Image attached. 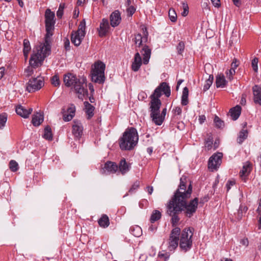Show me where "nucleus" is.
Here are the masks:
<instances>
[{
  "label": "nucleus",
  "mask_w": 261,
  "mask_h": 261,
  "mask_svg": "<svg viewBox=\"0 0 261 261\" xmlns=\"http://www.w3.org/2000/svg\"><path fill=\"white\" fill-rule=\"evenodd\" d=\"M180 185L174 195L167 204V213L171 217V222L175 226L179 222L178 214L184 212L186 216L191 218L195 213L198 204V198L196 197L188 203L187 200L191 196L192 187L190 184L186 190V184L180 178Z\"/></svg>",
  "instance_id": "nucleus-1"
},
{
  "label": "nucleus",
  "mask_w": 261,
  "mask_h": 261,
  "mask_svg": "<svg viewBox=\"0 0 261 261\" xmlns=\"http://www.w3.org/2000/svg\"><path fill=\"white\" fill-rule=\"evenodd\" d=\"M163 93L167 97H169L171 94L170 87L166 82L161 83L150 96V117L152 122L157 125H161L164 121L163 117L161 118L160 110L162 105L160 97Z\"/></svg>",
  "instance_id": "nucleus-2"
},
{
  "label": "nucleus",
  "mask_w": 261,
  "mask_h": 261,
  "mask_svg": "<svg viewBox=\"0 0 261 261\" xmlns=\"http://www.w3.org/2000/svg\"><path fill=\"white\" fill-rule=\"evenodd\" d=\"M50 53V46L47 41L45 43L41 44L36 47V50L33 53L30 58L29 63L31 67H28L25 70L26 76H30L34 72L33 68H36L40 66L44 59Z\"/></svg>",
  "instance_id": "nucleus-3"
},
{
  "label": "nucleus",
  "mask_w": 261,
  "mask_h": 261,
  "mask_svg": "<svg viewBox=\"0 0 261 261\" xmlns=\"http://www.w3.org/2000/svg\"><path fill=\"white\" fill-rule=\"evenodd\" d=\"M63 81L66 87L74 88L75 92L78 94L79 99L83 100L85 96L88 95V91L86 77L82 76L77 78L76 75L68 73L64 75Z\"/></svg>",
  "instance_id": "nucleus-4"
},
{
  "label": "nucleus",
  "mask_w": 261,
  "mask_h": 261,
  "mask_svg": "<svg viewBox=\"0 0 261 261\" xmlns=\"http://www.w3.org/2000/svg\"><path fill=\"white\" fill-rule=\"evenodd\" d=\"M138 141L137 129L134 127L127 128L119 139V147L123 150H130L134 148Z\"/></svg>",
  "instance_id": "nucleus-5"
},
{
  "label": "nucleus",
  "mask_w": 261,
  "mask_h": 261,
  "mask_svg": "<svg viewBox=\"0 0 261 261\" xmlns=\"http://www.w3.org/2000/svg\"><path fill=\"white\" fill-rule=\"evenodd\" d=\"M193 230L194 228L189 227L185 228L181 232L179 245L181 250L185 252L192 247Z\"/></svg>",
  "instance_id": "nucleus-6"
},
{
  "label": "nucleus",
  "mask_w": 261,
  "mask_h": 261,
  "mask_svg": "<svg viewBox=\"0 0 261 261\" xmlns=\"http://www.w3.org/2000/svg\"><path fill=\"white\" fill-rule=\"evenodd\" d=\"M93 66L94 68L91 71L92 81L98 84L103 83L105 81V64L98 61L94 63Z\"/></svg>",
  "instance_id": "nucleus-7"
},
{
  "label": "nucleus",
  "mask_w": 261,
  "mask_h": 261,
  "mask_svg": "<svg viewBox=\"0 0 261 261\" xmlns=\"http://www.w3.org/2000/svg\"><path fill=\"white\" fill-rule=\"evenodd\" d=\"M55 13L52 12L50 9H47L45 12V23L46 34L44 43H45L46 41H47L49 44L48 38L53 35V31L54 30V25L55 23Z\"/></svg>",
  "instance_id": "nucleus-8"
},
{
  "label": "nucleus",
  "mask_w": 261,
  "mask_h": 261,
  "mask_svg": "<svg viewBox=\"0 0 261 261\" xmlns=\"http://www.w3.org/2000/svg\"><path fill=\"white\" fill-rule=\"evenodd\" d=\"M86 23L85 20H83L79 26L76 31H72L71 34V41L76 46H79L82 40L84 39L86 33Z\"/></svg>",
  "instance_id": "nucleus-9"
},
{
  "label": "nucleus",
  "mask_w": 261,
  "mask_h": 261,
  "mask_svg": "<svg viewBox=\"0 0 261 261\" xmlns=\"http://www.w3.org/2000/svg\"><path fill=\"white\" fill-rule=\"evenodd\" d=\"M44 85V77L38 76L30 79L27 84L26 90L30 93L40 90Z\"/></svg>",
  "instance_id": "nucleus-10"
},
{
  "label": "nucleus",
  "mask_w": 261,
  "mask_h": 261,
  "mask_svg": "<svg viewBox=\"0 0 261 261\" xmlns=\"http://www.w3.org/2000/svg\"><path fill=\"white\" fill-rule=\"evenodd\" d=\"M180 233V229L179 227H175L172 230L168 242V248L170 250H174L177 247Z\"/></svg>",
  "instance_id": "nucleus-11"
},
{
  "label": "nucleus",
  "mask_w": 261,
  "mask_h": 261,
  "mask_svg": "<svg viewBox=\"0 0 261 261\" xmlns=\"http://www.w3.org/2000/svg\"><path fill=\"white\" fill-rule=\"evenodd\" d=\"M222 156L223 154L221 152L214 153L209 159L208 162V168L212 171L217 170L221 164Z\"/></svg>",
  "instance_id": "nucleus-12"
},
{
  "label": "nucleus",
  "mask_w": 261,
  "mask_h": 261,
  "mask_svg": "<svg viewBox=\"0 0 261 261\" xmlns=\"http://www.w3.org/2000/svg\"><path fill=\"white\" fill-rule=\"evenodd\" d=\"M110 25L108 19L103 18L100 23L98 29V34L99 37H103L106 36L110 29Z\"/></svg>",
  "instance_id": "nucleus-13"
},
{
  "label": "nucleus",
  "mask_w": 261,
  "mask_h": 261,
  "mask_svg": "<svg viewBox=\"0 0 261 261\" xmlns=\"http://www.w3.org/2000/svg\"><path fill=\"white\" fill-rule=\"evenodd\" d=\"M74 124L72 125V133L76 138H80L83 134V127L80 122L79 121H74Z\"/></svg>",
  "instance_id": "nucleus-14"
},
{
  "label": "nucleus",
  "mask_w": 261,
  "mask_h": 261,
  "mask_svg": "<svg viewBox=\"0 0 261 261\" xmlns=\"http://www.w3.org/2000/svg\"><path fill=\"white\" fill-rule=\"evenodd\" d=\"M15 111L17 115L24 118H27L33 112L32 108H29L28 110L25 109L23 106L18 105L16 106Z\"/></svg>",
  "instance_id": "nucleus-15"
},
{
  "label": "nucleus",
  "mask_w": 261,
  "mask_h": 261,
  "mask_svg": "<svg viewBox=\"0 0 261 261\" xmlns=\"http://www.w3.org/2000/svg\"><path fill=\"white\" fill-rule=\"evenodd\" d=\"M253 101L255 103L261 106V87L255 85L252 87Z\"/></svg>",
  "instance_id": "nucleus-16"
},
{
  "label": "nucleus",
  "mask_w": 261,
  "mask_h": 261,
  "mask_svg": "<svg viewBox=\"0 0 261 261\" xmlns=\"http://www.w3.org/2000/svg\"><path fill=\"white\" fill-rule=\"evenodd\" d=\"M142 64V60L140 54H135L134 61L132 64V69L135 72L138 71Z\"/></svg>",
  "instance_id": "nucleus-17"
},
{
  "label": "nucleus",
  "mask_w": 261,
  "mask_h": 261,
  "mask_svg": "<svg viewBox=\"0 0 261 261\" xmlns=\"http://www.w3.org/2000/svg\"><path fill=\"white\" fill-rule=\"evenodd\" d=\"M110 18L112 27H115L118 25L121 19L119 11L116 10L113 12L110 15Z\"/></svg>",
  "instance_id": "nucleus-18"
},
{
  "label": "nucleus",
  "mask_w": 261,
  "mask_h": 261,
  "mask_svg": "<svg viewBox=\"0 0 261 261\" xmlns=\"http://www.w3.org/2000/svg\"><path fill=\"white\" fill-rule=\"evenodd\" d=\"M75 113V107L73 104H71L67 109V113L64 114L63 119L64 121L67 122L70 121L74 116Z\"/></svg>",
  "instance_id": "nucleus-19"
},
{
  "label": "nucleus",
  "mask_w": 261,
  "mask_h": 261,
  "mask_svg": "<svg viewBox=\"0 0 261 261\" xmlns=\"http://www.w3.org/2000/svg\"><path fill=\"white\" fill-rule=\"evenodd\" d=\"M118 169L122 174H124L127 173L130 168V164L127 163L124 158L122 159L119 164Z\"/></svg>",
  "instance_id": "nucleus-20"
},
{
  "label": "nucleus",
  "mask_w": 261,
  "mask_h": 261,
  "mask_svg": "<svg viewBox=\"0 0 261 261\" xmlns=\"http://www.w3.org/2000/svg\"><path fill=\"white\" fill-rule=\"evenodd\" d=\"M141 52L142 53L143 56V63L144 64H147L150 58L151 49L147 45H145L143 47Z\"/></svg>",
  "instance_id": "nucleus-21"
},
{
  "label": "nucleus",
  "mask_w": 261,
  "mask_h": 261,
  "mask_svg": "<svg viewBox=\"0 0 261 261\" xmlns=\"http://www.w3.org/2000/svg\"><path fill=\"white\" fill-rule=\"evenodd\" d=\"M104 169L109 173H115L118 170V166L115 162L107 161L105 164Z\"/></svg>",
  "instance_id": "nucleus-22"
},
{
  "label": "nucleus",
  "mask_w": 261,
  "mask_h": 261,
  "mask_svg": "<svg viewBox=\"0 0 261 261\" xmlns=\"http://www.w3.org/2000/svg\"><path fill=\"white\" fill-rule=\"evenodd\" d=\"M84 105L85 107V111L87 116V119H90L94 114V111L95 108L88 101H85L84 102Z\"/></svg>",
  "instance_id": "nucleus-23"
},
{
  "label": "nucleus",
  "mask_w": 261,
  "mask_h": 261,
  "mask_svg": "<svg viewBox=\"0 0 261 261\" xmlns=\"http://www.w3.org/2000/svg\"><path fill=\"white\" fill-rule=\"evenodd\" d=\"M227 82L223 74H218L216 78V85L217 88H223L226 86Z\"/></svg>",
  "instance_id": "nucleus-24"
},
{
  "label": "nucleus",
  "mask_w": 261,
  "mask_h": 261,
  "mask_svg": "<svg viewBox=\"0 0 261 261\" xmlns=\"http://www.w3.org/2000/svg\"><path fill=\"white\" fill-rule=\"evenodd\" d=\"M241 113V107L237 106L229 110V113L233 120H236L240 116Z\"/></svg>",
  "instance_id": "nucleus-25"
},
{
  "label": "nucleus",
  "mask_w": 261,
  "mask_h": 261,
  "mask_svg": "<svg viewBox=\"0 0 261 261\" xmlns=\"http://www.w3.org/2000/svg\"><path fill=\"white\" fill-rule=\"evenodd\" d=\"M43 115L40 113H37L32 116V123L35 126H38L43 121Z\"/></svg>",
  "instance_id": "nucleus-26"
},
{
  "label": "nucleus",
  "mask_w": 261,
  "mask_h": 261,
  "mask_svg": "<svg viewBox=\"0 0 261 261\" xmlns=\"http://www.w3.org/2000/svg\"><path fill=\"white\" fill-rule=\"evenodd\" d=\"M99 225L102 228H107L110 225V220L108 216L106 214H102L98 220Z\"/></svg>",
  "instance_id": "nucleus-27"
},
{
  "label": "nucleus",
  "mask_w": 261,
  "mask_h": 261,
  "mask_svg": "<svg viewBox=\"0 0 261 261\" xmlns=\"http://www.w3.org/2000/svg\"><path fill=\"white\" fill-rule=\"evenodd\" d=\"M251 170L250 164L247 163L243 166L242 169L240 172V175L245 181V177L248 176Z\"/></svg>",
  "instance_id": "nucleus-28"
},
{
  "label": "nucleus",
  "mask_w": 261,
  "mask_h": 261,
  "mask_svg": "<svg viewBox=\"0 0 261 261\" xmlns=\"http://www.w3.org/2000/svg\"><path fill=\"white\" fill-rule=\"evenodd\" d=\"M23 55L25 59H27L28 57L29 53L31 50L30 44L28 39H25L23 40Z\"/></svg>",
  "instance_id": "nucleus-29"
},
{
  "label": "nucleus",
  "mask_w": 261,
  "mask_h": 261,
  "mask_svg": "<svg viewBox=\"0 0 261 261\" xmlns=\"http://www.w3.org/2000/svg\"><path fill=\"white\" fill-rule=\"evenodd\" d=\"M130 233L136 237H139L142 234L141 228L138 225H135L130 228Z\"/></svg>",
  "instance_id": "nucleus-30"
},
{
  "label": "nucleus",
  "mask_w": 261,
  "mask_h": 261,
  "mask_svg": "<svg viewBox=\"0 0 261 261\" xmlns=\"http://www.w3.org/2000/svg\"><path fill=\"white\" fill-rule=\"evenodd\" d=\"M188 95H189V90L187 87H185L183 89L182 96H181V104L183 106H186L189 103L188 100Z\"/></svg>",
  "instance_id": "nucleus-31"
},
{
  "label": "nucleus",
  "mask_w": 261,
  "mask_h": 261,
  "mask_svg": "<svg viewBox=\"0 0 261 261\" xmlns=\"http://www.w3.org/2000/svg\"><path fill=\"white\" fill-rule=\"evenodd\" d=\"M248 130L247 129H242L240 133L239 136L237 138V142L241 144L243 143V142L247 139L248 136Z\"/></svg>",
  "instance_id": "nucleus-32"
},
{
  "label": "nucleus",
  "mask_w": 261,
  "mask_h": 261,
  "mask_svg": "<svg viewBox=\"0 0 261 261\" xmlns=\"http://www.w3.org/2000/svg\"><path fill=\"white\" fill-rule=\"evenodd\" d=\"M43 138L47 140H53V134L51 129L49 126H46L44 129Z\"/></svg>",
  "instance_id": "nucleus-33"
},
{
  "label": "nucleus",
  "mask_w": 261,
  "mask_h": 261,
  "mask_svg": "<svg viewBox=\"0 0 261 261\" xmlns=\"http://www.w3.org/2000/svg\"><path fill=\"white\" fill-rule=\"evenodd\" d=\"M213 144V138L212 135H208L204 141V147L208 151L212 149Z\"/></svg>",
  "instance_id": "nucleus-34"
},
{
  "label": "nucleus",
  "mask_w": 261,
  "mask_h": 261,
  "mask_svg": "<svg viewBox=\"0 0 261 261\" xmlns=\"http://www.w3.org/2000/svg\"><path fill=\"white\" fill-rule=\"evenodd\" d=\"M161 216V213L159 211L156 210H153L150 216V221L151 223H154L160 219Z\"/></svg>",
  "instance_id": "nucleus-35"
},
{
  "label": "nucleus",
  "mask_w": 261,
  "mask_h": 261,
  "mask_svg": "<svg viewBox=\"0 0 261 261\" xmlns=\"http://www.w3.org/2000/svg\"><path fill=\"white\" fill-rule=\"evenodd\" d=\"M168 16L172 22H175L177 20V14L175 10L173 8H170L169 10Z\"/></svg>",
  "instance_id": "nucleus-36"
},
{
  "label": "nucleus",
  "mask_w": 261,
  "mask_h": 261,
  "mask_svg": "<svg viewBox=\"0 0 261 261\" xmlns=\"http://www.w3.org/2000/svg\"><path fill=\"white\" fill-rule=\"evenodd\" d=\"M214 80V76L212 74H211L209 75L208 79L206 80L205 84L204 85L203 87V90L204 91H206L212 85L213 82Z\"/></svg>",
  "instance_id": "nucleus-37"
},
{
  "label": "nucleus",
  "mask_w": 261,
  "mask_h": 261,
  "mask_svg": "<svg viewBox=\"0 0 261 261\" xmlns=\"http://www.w3.org/2000/svg\"><path fill=\"white\" fill-rule=\"evenodd\" d=\"M7 114L6 113L0 114V129L3 128L7 120Z\"/></svg>",
  "instance_id": "nucleus-38"
},
{
  "label": "nucleus",
  "mask_w": 261,
  "mask_h": 261,
  "mask_svg": "<svg viewBox=\"0 0 261 261\" xmlns=\"http://www.w3.org/2000/svg\"><path fill=\"white\" fill-rule=\"evenodd\" d=\"M185 48V44L184 41H180L177 45L176 46V49L177 54L179 55H182V53L184 51Z\"/></svg>",
  "instance_id": "nucleus-39"
},
{
  "label": "nucleus",
  "mask_w": 261,
  "mask_h": 261,
  "mask_svg": "<svg viewBox=\"0 0 261 261\" xmlns=\"http://www.w3.org/2000/svg\"><path fill=\"white\" fill-rule=\"evenodd\" d=\"M214 121L215 124V126L217 128H222L224 126V122L222 120H221V119L218 116L216 115L215 117Z\"/></svg>",
  "instance_id": "nucleus-40"
},
{
  "label": "nucleus",
  "mask_w": 261,
  "mask_h": 261,
  "mask_svg": "<svg viewBox=\"0 0 261 261\" xmlns=\"http://www.w3.org/2000/svg\"><path fill=\"white\" fill-rule=\"evenodd\" d=\"M9 168L13 172L16 171L18 169V165L14 160H11L9 163Z\"/></svg>",
  "instance_id": "nucleus-41"
},
{
  "label": "nucleus",
  "mask_w": 261,
  "mask_h": 261,
  "mask_svg": "<svg viewBox=\"0 0 261 261\" xmlns=\"http://www.w3.org/2000/svg\"><path fill=\"white\" fill-rule=\"evenodd\" d=\"M51 84L55 87H58L60 84L59 76L57 74L54 75L51 79Z\"/></svg>",
  "instance_id": "nucleus-42"
},
{
  "label": "nucleus",
  "mask_w": 261,
  "mask_h": 261,
  "mask_svg": "<svg viewBox=\"0 0 261 261\" xmlns=\"http://www.w3.org/2000/svg\"><path fill=\"white\" fill-rule=\"evenodd\" d=\"M143 38L140 34H138L135 35L134 38V42L136 45L138 44V47H140L142 45Z\"/></svg>",
  "instance_id": "nucleus-43"
},
{
  "label": "nucleus",
  "mask_w": 261,
  "mask_h": 261,
  "mask_svg": "<svg viewBox=\"0 0 261 261\" xmlns=\"http://www.w3.org/2000/svg\"><path fill=\"white\" fill-rule=\"evenodd\" d=\"M139 187L140 181L139 180H136L128 192L130 193H134L139 188Z\"/></svg>",
  "instance_id": "nucleus-44"
},
{
  "label": "nucleus",
  "mask_w": 261,
  "mask_h": 261,
  "mask_svg": "<svg viewBox=\"0 0 261 261\" xmlns=\"http://www.w3.org/2000/svg\"><path fill=\"white\" fill-rule=\"evenodd\" d=\"M235 72V70L233 68H230L229 70L226 71L227 77L229 81H231L233 79V76Z\"/></svg>",
  "instance_id": "nucleus-45"
},
{
  "label": "nucleus",
  "mask_w": 261,
  "mask_h": 261,
  "mask_svg": "<svg viewBox=\"0 0 261 261\" xmlns=\"http://www.w3.org/2000/svg\"><path fill=\"white\" fill-rule=\"evenodd\" d=\"M170 255L169 253L166 252L165 251H162L159 252L158 254V257L162 258H164L165 261H166L169 258Z\"/></svg>",
  "instance_id": "nucleus-46"
},
{
  "label": "nucleus",
  "mask_w": 261,
  "mask_h": 261,
  "mask_svg": "<svg viewBox=\"0 0 261 261\" xmlns=\"http://www.w3.org/2000/svg\"><path fill=\"white\" fill-rule=\"evenodd\" d=\"M258 62V59L257 58H254L251 63L252 67L253 68V70L254 71V72H257L258 70L257 67V63Z\"/></svg>",
  "instance_id": "nucleus-47"
},
{
  "label": "nucleus",
  "mask_w": 261,
  "mask_h": 261,
  "mask_svg": "<svg viewBox=\"0 0 261 261\" xmlns=\"http://www.w3.org/2000/svg\"><path fill=\"white\" fill-rule=\"evenodd\" d=\"M182 6H183L184 11L181 13V15H182V16L185 17V16H186L188 14L189 7H188V5L187 4L185 3L184 2L182 3Z\"/></svg>",
  "instance_id": "nucleus-48"
},
{
  "label": "nucleus",
  "mask_w": 261,
  "mask_h": 261,
  "mask_svg": "<svg viewBox=\"0 0 261 261\" xmlns=\"http://www.w3.org/2000/svg\"><path fill=\"white\" fill-rule=\"evenodd\" d=\"M173 112L175 115H180L181 114L182 110L179 107H176L173 110Z\"/></svg>",
  "instance_id": "nucleus-49"
},
{
  "label": "nucleus",
  "mask_w": 261,
  "mask_h": 261,
  "mask_svg": "<svg viewBox=\"0 0 261 261\" xmlns=\"http://www.w3.org/2000/svg\"><path fill=\"white\" fill-rule=\"evenodd\" d=\"M64 41V47L66 50L70 49V42L68 38H65Z\"/></svg>",
  "instance_id": "nucleus-50"
},
{
  "label": "nucleus",
  "mask_w": 261,
  "mask_h": 261,
  "mask_svg": "<svg viewBox=\"0 0 261 261\" xmlns=\"http://www.w3.org/2000/svg\"><path fill=\"white\" fill-rule=\"evenodd\" d=\"M239 61L236 59H234L233 60V62H232L231 65V68H233L235 70V69H236L237 68V67L239 66Z\"/></svg>",
  "instance_id": "nucleus-51"
},
{
  "label": "nucleus",
  "mask_w": 261,
  "mask_h": 261,
  "mask_svg": "<svg viewBox=\"0 0 261 261\" xmlns=\"http://www.w3.org/2000/svg\"><path fill=\"white\" fill-rule=\"evenodd\" d=\"M235 184V181L234 180H228L226 184V187L227 191H229L231 187L233 186Z\"/></svg>",
  "instance_id": "nucleus-52"
},
{
  "label": "nucleus",
  "mask_w": 261,
  "mask_h": 261,
  "mask_svg": "<svg viewBox=\"0 0 261 261\" xmlns=\"http://www.w3.org/2000/svg\"><path fill=\"white\" fill-rule=\"evenodd\" d=\"M213 5L217 8H219L221 6L220 0H211Z\"/></svg>",
  "instance_id": "nucleus-53"
},
{
  "label": "nucleus",
  "mask_w": 261,
  "mask_h": 261,
  "mask_svg": "<svg viewBox=\"0 0 261 261\" xmlns=\"http://www.w3.org/2000/svg\"><path fill=\"white\" fill-rule=\"evenodd\" d=\"M135 11H136V9L133 6L129 7L127 9V11L130 16H132L135 12Z\"/></svg>",
  "instance_id": "nucleus-54"
},
{
  "label": "nucleus",
  "mask_w": 261,
  "mask_h": 261,
  "mask_svg": "<svg viewBox=\"0 0 261 261\" xmlns=\"http://www.w3.org/2000/svg\"><path fill=\"white\" fill-rule=\"evenodd\" d=\"M5 73V68L4 67H0V80L2 79Z\"/></svg>",
  "instance_id": "nucleus-55"
},
{
  "label": "nucleus",
  "mask_w": 261,
  "mask_h": 261,
  "mask_svg": "<svg viewBox=\"0 0 261 261\" xmlns=\"http://www.w3.org/2000/svg\"><path fill=\"white\" fill-rule=\"evenodd\" d=\"M241 244L244 246H248L249 241L247 238H244L241 241Z\"/></svg>",
  "instance_id": "nucleus-56"
},
{
  "label": "nucleus",
  "mask_w": 261,
  "mask_h": 261,
  "mask_svg": "<svg viewBox=\"0 0 261 261\" xmlns=\"http://www.w3.org/2000/svg\"><path fill=\"white\" fill-rule=\"evenodd\" d=\"M233 4L237 7H240L242 5L241 0H232Z\"/></svg>",
  "instance_id": "nucleus-57"
},
{
  "label": "nucleus",
  "mask_w": 261,
  "mask_h": 261,
  "mask_svg": "<svg viewBox=\"0 0 261 261\" xmlns=\"http://www.w3.org/2000/svg\"><path fill=\"white\" fill-rule=\"evenodd\" d=\"M243 216V213H242V211H240V210H238V212H237V218L238 220H240L242 217Z\"/></svg>",
  "instance_id": "nucleus-58"
},
{
  "label": "nucleus",
  "mask_w": 261,
  "mask_h": 261,
  "mask_svg": "<svg viewBox=\"0 0 261 261\" xmlns=\"http://www.w3.org/2000/svg\"><path fill=\"white\" fill-rule=\"evenodd\" d=\"M239 210L242 211L243 214H245L248 210V207L246 206L241 205Z\"/></svg>",
  "instance_id": "nucleus-59"
},
{
  "label": "nucleus",
  "mask_w": 261,
  "mask_h": 261,
  "mask_svg": "<svg viewBox=\"0 0 261 261\" xmlns=\"http://www.w3.org/2000/svg\"><path fill=\"white\" fill-rule=\"evenodd\" d=\"M63 10L58 9V10L57 12V16L59 18H61L62 17L63 15Z\"/></svg>",
  "instance_id": "nucleus-60"
},
{
  "label": "nucleus",
  "mask_w": 261,
  "mask_h": 261,
  "mask_svg": "<svg viewBox=\"0 0 261 261\" xmlns=\"http://www.w3.org/2000/svg\"><path fill=\"white\" fill-rule=\"evenodd\" d=\"M166 113H167V109L166 108H164L162 110V113H161V118L163 117V119L165 120V117L166 115Z\"/></svg>",
  "instance_id": "nucleus-61"
},
{
  "label": "nucleus",
  "mask_w": 261,
  "mask_h": 261,
  "mask_svg": "<svg viewBox=\"0 0 261 261\" xmlns=\"http://www.w3.org/2000/svg\"><path fill=\"white\" fill-rule=\"evenodd\" d=\"M205 120V116L204 115H200L199 117V121L200 123L202 124Z\"/></svg>",
  "instance_id": "nucleus-62"
},
{
  "label": "nucleus",
  "mask_w": 261,
  "mask_h": 261,
  "mask_svg": "<svg viewBox=\"0 0 261 261\" xmlns=\"http://www.w3.org/2000/svg\"><path fill=\"white\" fill-rule=\"evenodd\" d=\"M147 191H148V193L149 195H151L152 194V193L153 192V188L152 187H150V186H148L147 187Z\"/></svg>",
  "instance_id": "nucleus-63"
},
{
  "label": "nucleus",
  "mask_w": 261,
  "mask_h": 261,
  "mask_svg": "<svg viewBox=\"0 0 261 261\" xmlns=\"http://www.w3.org/2000/svg\"><path fill=\"white\" fill-rule=\"evenodd\" d=\"M88 87H89V90H90V92H91V93L94 92V87H93V86L92 85V84H91V83L89 84V85H88Z\"/></svg>",
  "instance_id": "nucleus-64"
}]
</instances>
